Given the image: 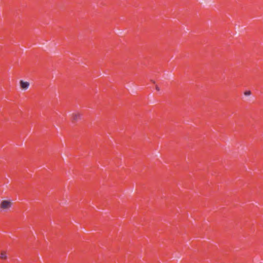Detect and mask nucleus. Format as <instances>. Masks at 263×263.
<instances>
[{"label": "nucleus", "instance_id": "f257e3e1", "mask_svg": "<svg viewBox=\"0 0 263 263\" xmlns=\"http://www.w3.org/2000/svg\"><path fill=\"white\" fill-rule=\"evenodd\" d=\"M11 206V202L7 200L3 201L1 204V208L5 210L9 209Z\"/></svg>", "mask_w": 263, "mask_h": 263}, {"label": "nucleus", "instance_id": "f03ea898", "mask_svg": "<svg viewBox=\"0 0 263 263\" xmlns=\"http://www.w3.org/2000/svg\"><path fill=\"white\" fill-rule=\"evenodd\" d=\"M21 87L23 89H27L29 87V83L28 82H24L21 81L20 82Z\"/></svg>", "mask_w": 263, "mask_h": 263}, {"label": "nucleus", "instance_id": "7ed1b4c3", "mask_svg": "<svg viewBox=\"0 0 263 263\" xmlns=\"http://www.w3.org/2000/svg\"><path fill=\"white\" fill-rule=\"evenodd\" d=\"M80 114L78 112L74 113L72 115V119L73 120H77L80 118Z\"/></svg>", "mask_w": 263, "mask_h": 263}, {"label": "nucleus", "instance_id": "20e7f679", "mask_svg": "<svg viewBox=\"0 0 263 263\" xmlns=\"http://www.w3.org/2000/svg\"><path fill=\"white\" fill-rule=\"evenodd\" d=\"M1 258L2 259H6L7 258V255L5 252H3L1 254Z\"/></svg>", "mask_w": 263, "mask_h": 263}, {"label": "nucleus", "instance_id": "39448f33", "mask_svg": "<svg viewBox=\"0 0 263 263\" xmlns=\"http://www.w3.org/2000/svg\"><path fill=\"white\" fill-rule=\"evenodd\" d=\"M251 94V92L250 91H247L245 92V95L246 96H249Z\"/></svg>", "mask_w": 263, "mask_h": 263}, {"label": "nucleus", "instance_id": "423d86ee", "mask_svg": "<svg viewBox=\"0 0 263 263\" xmlns=\"http://www.w3.org/2000/svg\"><path fill=\"white\" fill-rule=\"evenodd\" d=\"M156 90H157V91H159V90H160V89H159V87H158V86H156Z\"/></svg>", "mask_w": 263, "mask_h": 263}]
</instances>
